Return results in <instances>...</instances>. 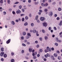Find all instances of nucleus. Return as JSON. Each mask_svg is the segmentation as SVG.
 <instances>
[{
    "instance_id": "1",
    "label": "nucleus",
    "mask_w": 62,
    "mask_h": 62,
    "mask_svg": "<svg viewBox=\"0 0 62 62\" xmlns=\"http://www.w3.org/2000/svg\"><path fill=\"white\" fill-rule=\"evenodd\" d=\"M53 12L52 11L49 12L48 13V15L49 16H53Z\"/></svg>"
},
{
    "instance_id": "2",
    "label": "nucleus",
    "mask_w": 62,
    "mask_h": 62,
    "mask_svg": "<svg viewBox=\"0 0 62 62\" xmlns=\"http://www.w3.org/2000/svg\"><path fill=\"white\" fill-rule=\"evenodd\" d=\"M49 47L48 46L47 47L46 49L45 50V53H47V52H49Z\"/></svg>"
},
{
    "instance_id": "3",
    "label": "nucleus",
    "mask_w": 62,
    "mask_h": 62,
    "mask_svg": "<svg viewBox=\"0 0 62 62\" xmlns=\"http://www.w3.org/2000/svg\"><path fill=\"white\" fill-rule=\"evenodd\" d=\"M43 24L44 26L45 27H46L47 26V23H43Z\"/></svg>"
},
{
    "instance_id": "4",
    "label": "nucleus",
    "mask_w": 62,
    "mask_h": 62,
    "mask_svg": "<svg viewBox=\"0 0 62 62\" xmlns=\"http://www.w3.org/2000/svg\"><path fill=\"white\" fill-rule=\"evenodd\" d=\"M11 40V39H8L6 42L7 44H8L10 42Z\"/></svg>"
},
{
    "instance_id": "5",
    "label": "nucleus",
    "mask_w": 62,
    "mask_h": 62,
    "mask_svg": "<svg viewBox=\"0 0 62 62\" xmlns=\"http://www.w3.org/2000/svg\"><path fill=\"white\" fill-rule=\"evenodd\" d=\"M45 20V18L43 17H41L40 18V20L42 21H43Z\"/></svg>"
},
{
    "instance_id": "6",
    "label": "nucleus",
    "mask_w": 62,
    "mask_h": 62,
    "mask_svg": "<svg viewBox=\"0 0 62 62\" xmlns=\"http://www.w3.org/2000/svg\"><path fill=\"white\" fill-rule=\"evenodd\" d=\"M16 13L17 14H19V13H21V11L18 9V10L16 11Z\"/></svg>"
},
{
    "instance_id": "7",
    "label": "nucleus",
    "mask_w": 62,
    "mask_h": 62,
    "mask_svg": "<svg viewBox=\"0 0 62 62\" xmlns=\"http://www.w3.org/2000/svg\"><path fill=\"white\" fill-rule=\"evenodd\" d=\"M4 54V52H1V53H0V55L1 56H3V55Z\"/></svg>"
},
{
    "instance_id": "8",
    "label": "nucleus",
    "mask_w": 62,
    "mask_h": 62,
    "mask_svg": "<svg viewBox=\"0 0 62 62\" xmlns=\"http://www.w3.org/2000/svg\"><path fill=\"white\" fill-rule=\"evenodd\" d=\"M32 32L33 33H35L37 32V31L36 30H33Z\"/></svg>"
},
{
    "instance_id": "9",
    "label": "nucleus",
    "mask_w": 62,
    "mask_h": 62,
    "mask_svg": "<svg viewBox=\"0 0 62 62\" xmlns=\"http://www.w3.org/2000/svg\"><path fill=\"white\" fill-rule=\"evenodd\" d=\"M11 23L13 25H15V22H14L13 21H12V22H11Z\"/></svg>"
},
{
    "instance_id": "10",
    "label": "nucleus",
    "mask_w": 62,
    "mask_h": 62,
    "mask_svg": "<svg viewBox=\"0 0 62 62\" xmlns=\"http://www.w3.org/2000/svg\"><path fill=\"white\" fill-rule=\"evenodd\" d=\"M54 56L55 57H57V54L56 53H54Z\"/></svg>"
},
{
    "instance_id": "11",
    "label": "nucleus",
    "mask_w": 62,
    "mask_h": 62,
    "mask_svg": "<svg viewBox=\"0 0 62 62\" xmlns=\"http://www.w3.org/2000/svg\"><path fill=\"white\" fill-rule=\"evenodd\" d=\"M38 17H39V16L38 15L36 16L35 17V19L36 20H38Z\"/></svg>"
},
{
    "instance_id": "12",
    "label": "nucleus",
    "mask_w": 62,
    "mask_h": 62,
    "mask_svg": "<svg viewBox=\"0 0 62 62\" xmlns=\"http://www.w3.org/2000/svg\"><path fill=\"white\" fill-rule=\"evenodd\" d=\"M46 55L47 56V57H50L51 56V55L50 54H49L47 53L46 54Z\"/></svg>"
},
{
    "instance_id": "13",
    "label": "nucleus",
    "mask_w": 62,
    "mask_h": 62,
    "mask_svg": "<svg viewBox=\"0 0 62 62\" xmlns=\"http://www.w3.org/2000/svg\"><path fill=\"white\" fill-rule=\"evenodd\" d=\"M24 26H26V25H28V23L27 22H26L24 24Z\"/></svg>"
},
{
    "instance_id": "14",
    "label": "nucleus",
    "mask_w": 62,
    "mask_h": 62,
    "mask_svg": "<svg viewBox=\"0 0 62 62\" xmlns=\"http://www.w3.org/2000/svg\"><path fill=\"white\" fill-rule=\"evenodd\" d=\"M32 48H29V51L30 52H31L32 51Z\"/></svg>"
},
{
    "instance_id": "15",
    "label": "nucleus",
    "mask_w": 62,
    "mask_h": 62,
    "mask_svg": "<svg viewBox=\"0 0 62 62\" xmlns=\"http://www.w3.org/2000/svg\"><path fill=\"white\" fill-rule=\"evenodd\" d=\"M4 57L5 58H6L7 57V55L6 54H5L4 55Z\"/></svg>"
},
{
    "instance_id": "16",
    "label": "nucleus",
    "mask_w": 62,
    "mask_h": 62,
    "mask_svg": "<svg viewBox=\"0 0 62 62\" xmlns=\"http://www.w3.org/2000/svg\"><path fill=\"white\" fill-rule=\"evenodd\" d=\"M48 4L47 3H45V7H47L48 6Z\"/></svg>"
},
{
    "instance_id": "17",
    "label": "nucleus",
    "mask_w": 62,
    "mask_h": 62,
    "mask_svg": "<svg viewBox=\"0 0 62 62\" xmlns=\"http://www.w3.org/2000/svg\"><path fill=\"white\" fill-rule=\"evenodd\" d=\"M58 9L59 11H61V8H58Z\"/></svg>"
},
{
    "instance_id": "18",
    "label": "nucleus",
    "mask_w": 62,
    "mask_h": 62,
    "mask_svg": "<svg viewBox=\"0 0 62 62\" xmlns=\"http://www.w3.org/2000/svg\"><path fill=\"white\" fill-rule=\"evenodd\" d=\"M22 45L23 46H24V47H26V45L24 43H23L22 44Z\"/></svg>"
},
{
    "instance_id": "19",
    "label": "nucleus",
    "mask_w": 62,
    "mask_h": 62,
    "mask_svg": "<svg viewBox=\"0 0 62 62\" xmlns=\"http://www.w3.org/2000/svg\"><path fill=\"white\" fill-rule=\"evenodd\" d=\"M11 62H14V59H12L11 60Z\"/></svg>"
},
{
    "instance_id": "20",
    "label": "nucleus",
    "mask_w": 62,
    "mask_h": 62,
    "mask_svg": "<svg viewBox=\"0 0 62 62\" xmlns=\"http://www.w3.org/2000/svg\"><path fill=\"white\" fill-rule=\"evenodd\" d=\"M58 59L59 60H61V57L59 56L58 57Z\"/></svg>"
},
{
    "instance_id": "21",
    "label": "nucleus",
    "mask_w": 62,
    "mask_h": 62,
    "mask_svg": "<svg viewBox=\"0 0 62 62\" xmlns=\"http://www.w3.org/2000/svg\"><path fill=\"white\" fill-rule=\"evenodd\" d=\"M25 19H26V20H27L28 19V17L27 16L25 17Z\"/></svg>"
},
{
    "instance_id": "22",
    "label": "nucleus",
    "mask_w": 62,
    "mask_h": 62,
    "mask_svg": "<svg viewBox=\"0 0 62 62\" xmlns=\"http://www.w3.org/2000/svg\"><path fill=\"white\" fill-rule=\"evenodd\" d=\"M45 39V40H47L48 39V37L46 36H45L44 37Z\"/></svg>"
},
{
    "instance_id": "23",
    "label": "nucleus",
    "mask_w": 62,
    "mask_h": 62,
    "mask_svg": "<svg viewBox=\"0 0 62 62\" xmlns=\"http://www.w3.org/2000/svg\"><path fill=\"white\" fill-rule=\"evenodd\" d=\"M34 23H32L31 24V26H34Z\"/></svg>"
},
{
    "instance_id": "24",
    "label": "nucleus",
    "mask_w": 62,
    "mask_h": 62,
    "mask_svg": "<svg viewBox=\"0 0 62 62\" xmlns=\"http://www.w3.org/2000/svg\"><path fill=\"white\" fill-rule=\"evenodd\" d=\"M11 54L13 56L14 55V53H13V52H12L11 53Z\"/></svg>"
},
{
    "instance_id": "25",
    "label": "nucleus",
    "mask_w": 62,
    "mask_h": 62,
    "mask_svg": "<svg viewBox=\"0 0 62 62\" xmlns=\"http://www.w3.org/2000/svg\"><path fill=\"white\" fill-rule=\"evenodd\" d=\"M0 50L2 52H3L4 51V48L3 47H2L0 49Z\"/></svg>"
},
{
    "instance_id": "26",
    "label": "nucleus",
    "mask_w": 62,
    "mask_h": 62,
    "mask_svg": "<svg viewBox=\"0 0 62 62\" xmlns=\"http://www.w3.org/2000/svg\"><path fill=\"white\" fill-rule=\"evenodd\" d=\"M7 2L8 4H10V0H7Z\"/></svg>"
},
{
    "instance_id": "27",
    "label": "nucleus",
    "mask_w": 62,
    "mask_h": 62,
    "mask_svg": "<svg viewBox=\"0 0 62 62\" xmlns=\"http://www.w3.org/2000/svg\"><path fill=\"white\" fill-rule=\"evenodd\" d=\"M0 3H1V4H3V1L2 0H0Z\"/></svg>"
},
{
    "instance_id": "28",
    "label": "nucleus",
    "mask_w": 62,
    "mask_h": 62,
    "mask_svg": "<svg viewBox=\"0 0 62 62\" xmlns=\"http://www.w3.org/2000/svg\"><path fill=\"white\" fill-rule=\"evenodd\" d=\"M24 51L23 50H22L21 51V53L22 54H23L24 53Z\"/></svg>"
},
{
    "instance_id": "29",
    "label": "nucleus",
    "mask_w": 62,
    "mask_h": 62,
    "mask_svg": "<svg viewBox=\"0 0 62 62\" xmlns=\"http://www.w3.org/2000/svg\"><path fill=\"white\" fill-rule=\"evenodd\" d=\"M6 12L5 11H4L3 12V15H5L6 14Z\"/></svg>"
},
{
    "instance_id": "30",
    "label": "nucleus",
    "mask_w": 62,
    "mask_h": 62,
    "mask_svg": "<svg viewBox=\"0 0 62 62\" xmlns=\"http://www.w3.org/2000/svg\"><path fill=\"white\" fill-rule=\"evenodd\" d=\"M44 11H45V12H47L48 11V9H45L44 10Z\"/></svg>"
},
{
    "instance_id": "31",
    "label": "nucleus",
    "mask_w": 62,
    "mask_h": 62,
    "mask_svg": "<svg viewBox=\"0 0 62 62\" xmlns=\"http://www.w3.org/2000/svg\"><path fill=\"white\" fill-rule=\"evenodd\" d=\"M41 5L42 7H45V4H44V3H42L41 4Z\"/></svg>"
},
{
    "instance_id": "32",
    "label": "nucleus",
    "mask_w": 62,
    "mask_h": 62,
    "mask_svg": "<svg viewBox=\"0 0 62 62\" xmlns=\"http://www.w3.org/2000/svg\"><path fill=\"white\" fill-rule=\"evenodd\" d=\"M26 39H29L30 38V37L29 36H26Z\"/></svg>"
},
{
    "instance_id": "33",
    "label": "nucleus",
    "mask_w": 62,
    "mask_h": 62,
    "mask_svg": "<svg viewBox=\"0 0 62 62\" xmlns=\"http://www.w3.org/2000/svg\"><path fill=\"white\" fill-rule=\"evenodd\" d=\"M27 36L29 37H31V35H30V34L29 33H27Z\"/></svg>"
},
{
    "instance_id": "34",
    "label": "nucleus",
    "mask_w": 62,
    "mask_h": 62,
    "mask_svg": "<svg viewBox=\"0 0 62 62\" xmlns=\"http://www.w3.org/2000/svg\"><path fill=\"white\" fill-rule=\"evenodd\" d=\"M54 45H55V46H58V43H54Z\"/></svg>"
},
{
    "instance_id": "35",
    "label": "nucleus",
    "mask_w": 62,
    "mask_h": 62,
    "mask_svg": "<svg viewBox=\"0 0 62 62\" xmlns=\"http://www.w3.org/2000/svg\"><path fill=\"white\" fill-rule=\"evenodd\" d=\"M19 7L20 9H21V8H22V5H20L19 6Z\"/></svg>"
},
{
    "instance_id": "36",
    "label": "nucleus",
    "mask_w": 62,
    "mask_h": 62,
    "mask_svg": "<svg viewBox=\"0 0 62 62\" xmlns=\"http://www.w3.org/2000/svg\"><path fill=\"white\" fill-rule=\"evenodd\" d=\"M23 36H25L26 35V32H23Z\"/></svg>"
},
{
    "instance_id": "37",
    "label": "nucleus",
    "mask_w": 62,
    "mask_h": 62,
    "mask_svg": "<svg viewBox=\"0 0 62 62\" xmlns=\"http://www.w3.org/2000/svg\"><path fill=\"white\" fill-rule=\"evenodd\" d=\"M42 31L43 33H45V31L44 30H42Z\"/></svg>"
},
{
    "instance_id": "38",
    "label": "nucleus",
    "mask_w": 62,
    "mask_h": 62,
    "mask_svg": "<svg viewBox=\"0 0 62 62\" xmlns=\"http://www.w3.org/2000/svg\"><path fill=\"white\" fill-rule=\"evenodd\" d=\"M56 41H57V42H58V41L59 40V39H58V38H56Z\"/></svg>"
},
{
    "instance_id": "39",
    "label": "nucleus",
    "mask_w": 62,
    "mask_h": 62,
    "mask_svg": "<svg viewBox=\"0 0 62 62\" xmlns=\"http://www.w3.org/2000/svg\"><path fill=\"white\" fill-rule=\"evenodd\" d=\"M52 59H53V60H54V56H52Z\"/></svg>"
},
{
    "instance_id": "40",
    "label": "nucleus",
    "mask_w": 62,
    "mask_h": 62,
    "mask_svg": "<svg viewBox=\"0 0 62 62\" xmlns=\"http://www.w3.org/2000/svg\"><path fill=\"white\" fill-rule=\"evenodd\" d=\"M52 59H53V60H54V56H52Z\"/></svg>"
},
{
    "instance_id": "41",
    "label": "nucleus",
    "mask_w": 62,
    "mask_h": 62,
    "mask_svg": "<svg viewBox=\"0 0 62 62\" xmlns=\"http://www.w3.org/2000/svg\"><path fill=\"white\" fill-rule=\"evenodd\" d=\"M21 39H22V40H23V39H24V37L22 36L21 37Z\"/></svg>"
},
{
    "instance_id": "42",
    "label": "nucleus",
    "mask_w": 62,
    "mask_h": 62,
    "mask_svg": "<svg viewBox=\"0 0 62 62\" xmlns=\"http://www.w3.org/2000/svg\"><path fill=\"white\" fill-rule=\"evenodd\" d=\"M22 22H24V18H22Z\"/></svg>"
},
{
    "instance_id": "43",
    "label": "nucleus",
    "mask_w": 62,
    "mask_h": 62,
    "mask_svg": "<svg viewBox=\"0 0 62 62\" xmlns=\"http://www.w3.org/2000/svg\"><path fill=\"white\" fill-rule=\"evenodd\" d=\"M27 44H28V45H29V44H30V42H27Z\"/></svg>"
},
{
    "instance_id": "44",
    "label": "nucleus",
    "mask_w": 62,
    "mask_h": 62,
    "mask_svg": "<svg viewBox=\"0 0 62 62\" xmlns=\"http://www.w3.org/2000/svg\"><path fill=\"white\" fill-rule=\"evenodd\" d=\"M28 2L29 3H31V0H28Z\"/></svg>"
},
{
    "instance_id": "45",
    "label": "nucleus",
    "mask_w": 62,
    "mask_h": 62,
    "mask_svg": "<svg viewBox=\"0 0 62 62\" xmlns=\"http://www.w3.org/2000/svg\"><path fill=\"white\" fill-rule=\"evenodd\" d=\"M44 56H45V57H46V58H48V57H47V54H46V55H45Z\"/></svg>"
},
{
    "instance_id": "46",
    "label": "nucleus",
    "mask_w": 62,
    "mask_h": 62,
    "mask_svg": "<svg viewBox=\"0 0 62 62\" xmlns=\"http://www.w3.org/2000/svg\"><path fill=\"white\" fill-rule=\"evenodd\" d=\"M56 19L57 20H59L60 19V18L59 17H58Z\"/></svg>"
},
{
    "instance_id": "47",
    "label": "nucleus",
    "mask_w": 62,
    "mask_h": 62,
    "mask_svg": "<svg viewBox=\"0 0 62 62\" xmlns=\"http://www.w3.org/2000/svg\"><path fill=\"white\" fill-rule=\"evenodd\" d=\"M33 58L34 59H36L37 58V57L36 56H34L33 57Z\"/></svg>"
},
{
    "instance_id": "48",
    "label": "nucleus",
    "mask_w": 62,
    "mask_h": 62,
    "mask_svg": "<svg viewBox=\"0 0 62 62\" xmlns=\"http://www.w3.org/2000/svg\"><path fill=\"white\" fill-rule=\"evenodd\" d=\"M51 28L50 27H49L48 28L49 30H51Z\"/></svg>"
},
{
    "instance_id": "49",
    "label": "nucleus",
    "mask_w": 62,
    "mask_h": 62,
    "mask_svg": "<svg viewBox=\"0 0 62 62\" xmlns=\"http://www.w3.org/2000/svg\"><path fill=\"white\" fill-rule=\"evenodd\" d=\"M22 11L23 12H24V9L23 8L22 9Z\"/></svg>"
},
{
    "instance_id": "50",
    "label": "nucleus",
    "mask_w": 62,
    "mask_h": 62,
    "mask_svg": "<svg viewBox=\"0 0 62 62\" xmlns=\"http://www.w3.org/2000/svg\"><path fill=\"white\" fill-rule=\"evenodd\" d=\"M57 16V14H55L54 15V17H56Z\"/></svg>"
},
{
    "instance_id": "51",
    "label": "nucleus",
    "mask_w": 62,
    "mask_h": 62,
    "mask_svg": "<svg viewBox=\"0 0 62 62\" xmlns=\"http://www.w3.org/2000/svg\"><path fill=\"white\" fill-rule=\"evenodd\" d=\"M54 28L55 30H57V29H56V27H54Z\"/></svg>"
},
{
    "instance_id": "52",
    "label": "nucleus",
    "mask_w": 62,
    "mask_h": 62,
    "mask_svg": "<svg viewBox=\"0 0 62 62\" xmlns=\"http://www.w3.org/2000/svg\"><path fill=\"white\" fill-rule=\"evenodd\" d=\"M58 42H62V41L60 40H59L58 41Z\"/></svg>"
},
{
    "instance_id": "53",
    "label": "nucleus",
    "mask_w": 62,
    "mask_h": 62,
    "mask_svg": "<svg viewBox=\"0 0 62 62\" xmlns=\"http://www.w3.org/2000/svg\"><path fill=\"white\" fill-rule=\"evenodd\" d=\"M37 56L38 57H39V56H40V55L39 54H37Z\"/></svg>"
},
{
    "instance_id": "54",
    "label": "nucleus",
    "mask_w": 62,
    "mask_h": 62,
    "mask_svg": "<svg viewBox=\"0 0 62 62\" xmlns=\"http://www.w3.org/2000/svg\"><path fill=\"white\" fill-rule=\"evenodd\" d=\"M36 47H37V48H39V45H37Z\"/></svg>"
},
{
    "instance_id": "55",
    "label": "nucleus",
    "mask_w": 62,
    "mask_h": 62,
    "mask_svg": "<svg viewBox=\"0 0 62 62\" xmlns=\"http://www.w3.org/2000/svg\"><path fill=\"white\" fill-rule=\"evenodd\" d=\"M39 39L41 41L42 40V38H39Z\"/></svg>"
},
{
    "instance_id": "56",
    "label": "nucleus",
    "mask_w": 62,
    "mask_h": 62,
    "mask_svg": "<svg viewBox=\"0 0 62 62\" xmlns=\"http://www.w3.org/2000/svg\"><path fill=\"white\" fill-rule=\"evenodd\" d=\"M24 42H26L27 41V40L26 39L24 40Z\"/></svg>"
},
{
    "instance_id": "57",
    "label": "nucleus",
    "mask_w": 62,
    "mask_h": 62,
    "mask_svg": "<svg viewBox=\"0 0 62 62\" xmlns=\"http://www.w3.org/2000/svg\"><path fill=\"white\" fill-rule=\"evenodd\" d=\"M29 16L30 17H32V15H31V14L30 13L29 14Z\"/></svg>"
},
{
    "instance_id": "58",
    "label": "nucleus",
    "mask_w": 62,
    "mask_h": 62,
    "mask_svg": "<svg viewBox=\"0 0 62 62\" xmlns=\"http://www.w3.org/2000/svg\"><path fill=\"white\" fill-rule=\"evenodd\" d=\"M39 51L40 52H42V50L41 49H40L39 50Z\"/></svg>"
},
{
    "instance_id": "59",
    "label": "nucleus",
    "mask_w": 62,
    "mask_h": 62,
    "mask_svg": "<svg viewBox=\"0 0 62 62\" xmlns=\"http://www.w3.org/2000/svg\"><path fill=\"white\" fill-rule=\"evenodd\" d=\"M59 25L60 26H61V25H62V23H59Z\"/></svg>"
},
{
    "instance_id": "60",
    "label": "nucleus",
    "mask_w": 62,
    "mask_h": 62,
    "mask_svg": "<svg viewBox=\"0 0 62 62\" xmlns=\"http://www.w3.org/2000/svg\"><path fill=\"white\" fill-rule=\"evenodd\" d=\"M39 11L40 12H42V10H39Z\"/></svg>"
},
{
    "instance_id": "61",
    "label": "nucleus",
    "mask_w": 62,
    "mask_h": 62,
    "mask_svg": "<svg viewBox=\"0 0 62 62\" xmlns=\"http://www.w3.org/2000/svg\"><path fill=\"white\" fill-rule=\"evenodd\" d=\"M35 43H38V41H35Z\"/></svg>"
},
{
    "instance_id": "62",
    "label": "nucleus",
    "mask_w": 62,
    "mask_h": 62,
    "mask_svg": "<svg viewBox=\"0 0 62 62\" xmlns=\"http://www.w3.org/2000/svg\"><path fill=\"white\" fill-rule=\"evenodd\" d=\"M44 61H46L47 60V59L45 58L44 59Z\"/></svg>"
},
{
    "instance_id": "63",
    "label": "nucleus",
    "mask_w": 62,
    "mask_h": 62,
    "mask_svg": "<svg viewBox=\"0 0 62 62\" xmlns=\"http://www.w3.org/2000/svg\"><path fill=\"white\" fill-rule=\"evenodd\" d=\"M1 60L2 61H4V59L3 58H1Z\"/></svg>"
},
{
    "instance_id": "64",
    "label": "nucleus",
    "mask_w": 62,
    "mask_h": 62,
    "mask_svg": "<svg viewBox=\"0 0 62 62\" xmlns=\"http://www.w3.org/2000/svg\"><path fill=\"white\" fill-rule=\"evenodd\" d=\"M56 53H57L58 54H59V53H60L59 52V51H56Z\"/></svg>"
}]
</instances>
